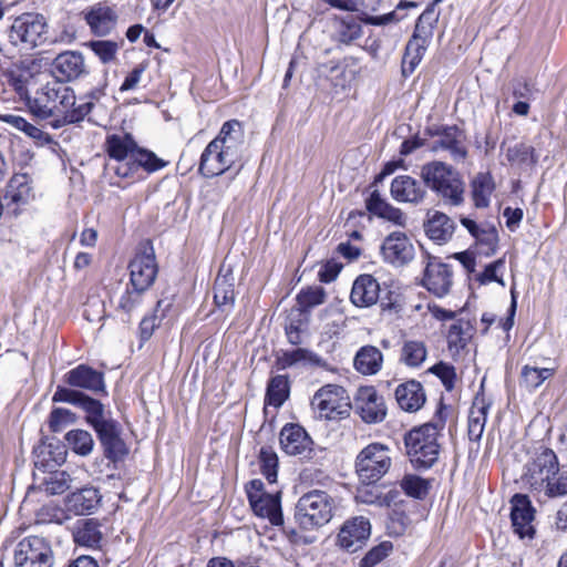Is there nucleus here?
Here are the masks:
<instances>
[{"mask_svg": "<svg viewBox=\"0 0 567 567\" xmlns=\"http://www.w3.org/2000/svg\"><path fill=\"white\" fill-rule=\"evenodd\" d=\"M103 148L109 157L106 169L128 183L143 179L166 165L155 153L138 146L130 133L107 134Z\"/></svg>", "mask_w": 567, "mask_h": 567, "instance_id": "f257e3e1", "label": "nucleus"}, {"mask_svg": "<svg viewBox=\"0 0 567 567\" xmlns=\"http://www.w3.org/2000/svg\"><path fill=\"white\" fill-rule=\"evenodd\" d=\"M103 91L93 90L76 99L74 91L63 82L47 83L33 97H27L30 112L39 118L62 117L66 123L82 121L92 110Z\"/></svg>", "mask_w": 567, "mask_h": 567, "instance_id": "f03ea898", "label": "nucleus"}, {"mask_svg": "<svg viewBox=\"0 0 567 567\" xmlns=\"http://www.w3.org/2000/svg\"><path fill=\"white\" fill-rule=\"evenodd\" d=\"M243 145L244 131L239 121L225 122L200 156V174L215 177L233 168L241 158Z\"/></svg>", "mask_w": 567, "mask_h": 567, "instance_id": "7ed1b4c3", "label": "nucleus"}, {"mask_svg": "<svg viewBox=\"0 0 567 567\" xmlns=\"http://www.w3.org/2000/svg\"><path fill=\"white\" fill-rule=\"evenodd\" d=\"M421 178L425 186L449 204L458 206L463 203L464 183L450 165L440 161L426 163L421 168Z\"/></svg>", "mask_w": 567, "mask_h": 567, "instance_id": "20e7f679", "label": "nucleus"}, {"mask_svg": "<svg viewBox=\"0 0 567 567\" xmlns=\"http://www.w3.org/2000/svg\"><path fill=\"white\" fill-rule=\"evenodd\" d=\"M439 429L432 423L409 431L404 436L406 454L416 468H430L440 455Z\"/></svg>", "mask_w": 567, "mask_h": 567, "instance_id": "39448f33", "label": "nucleus"}, {"mask_svg": "<svg viewBox=\"0 0 567 567\" xmlns=\"http://www.w3.org/2000/svg\"><path fill=\"white\" fill-rule=\"evenodd\" d=\"M333 507V498L327 492L313 489L298 499L295 519L302 529L311 530L330 522Z\"/></svg>", "mask_w": 567, "mask_h": 567, "instance_id": "423d86ee", "label": "nucleus"}, {"mask_svg": "<svg viewBox=\"0 0 567 567\" xmlns=\"http://www.w3.org/2000/svg\"><path fill=\"white\" fill-rule=\"evenodd\" d=\"M558 472L559 463L555 452L540 446L535 450L530 460L525 464L520 481L529 489L544 492L547 496V489Z\"/></svg>", "mask_w": 567, "mask_h": 567, "instance_id": "0eeeda50", "label": "nucleus"}, {"mask_svg": "<svg viewBox=\"0 0 567 567\" xmlns=\"http://www.w3.org/2000/svg\"><path fill=\"white\" fill-rule=\"evenodd\" d=\"M391 449L382 443H370L355 457V473L365 485L379 482L391 468Z\"/></svg>", "mask_w": 567, "mask_h": 567, "instance_id": "6e6552de", "label": "nucleus"}, {"mask_svg": "<svg viewBox=\"0 0 567 567\" xmlns=\"http://www.w3.org/2000/svg\"><path fill=\"white\" fill-rule=\"evenodd\" d=\"M49 24L47 18L37 12H24L16 17L9 30V40L13 45L32 50L48 40Z\"/></svg>", "mask_w": 567, "mask_h": 567, "instance_id": "1a4fd4ad", "label": "nucleus"}, {"mask_svg": "<svg viewBox=\"0 0 567 567\" xmlns=\"http://www.w3.org/2000/svg\"><path fill=\"white\" fill-rule=\"evenodd\" d=\"M311 409L320 420H342L349 416L351 402L344 388L326 384L313 394Z\"/></svg>", "mask_w": 567, "mask_h": 567, "instance_id": "9d476101", "label": "nucleus"}, {"mask_svg": "<svg viewBox=\"0 0 567 567\" xmlns=\"http://www.w3.org/2000/svg\"><path fill=\"white\" fill-rule=\"evenodd\" d=\"M16 567H52L54 554L49 539L42 536H27L16 546Z\"/></svg>", "mask_w": 567, "mask_h": 567, "instance_id": "9b49d317", "label": "nucleus"}, {"mask_svg": "<svg viewBox=\"0 0 567 567\" xmlns=\"http://www.w3.org/2000/svg\"><path fill=\"white\" fill-rule=\"evenodd\" d=\"M427 133L433 137L429 144L431 152H447L455 162H462L466 158L465 135L457 126L431 127Z\"/></svg>", "mask_w": 567, "mask_h": 567, "instance_id": "f8f14e48", "label": "nucleus"}, {"mask_svg": "<svg viewBox=\"0 0 567 567\" xmlns=\"http://www.w3.org/2000/svg\"><path fill=\"white\" fill-rule=\"evenodd\" d=\"M128 269L132 287L146 291L154 284L158 271L153 247L144 246L131 260Z\"/></svg>", "mask_w": 567, "mask_h": 567, "instance_id": "ddd939ff", "label": "nucleus"}, {"mask_svg": "<svg viewBox=\"0 0 567 567\" xmlns=\"http://www.w3.org/2000/svg\"><path fill=\"white\" fill-rule=\"evenodd\" d=\"M354 410L367 424H377L386 417L384 398L373 386H361L354 396Z\"/></svg>", "mask_w": 567, "mask_h": 567, "instance_id": "4468645a", "label": "nucleus"}, {"mask_svg": "<svg viewBox=\"0 0 567 567\" xmlns=\"http://www.w3.org/2000/svg\"><path fill=\"white\" fill-rule=\"evenodd\" d=\"M424 262L423 286L437 297L447 295L453 285V272L450 265L429 255L425 256Z\"/></svg>", "mask_w": 567, "mask_h": 567, "instance_id": "2eb2a0df", "label": "nucleus"}, {"mask_svg": "<svg viewBox=\"0 0 567 567\" xmlns=\"http://www.w3.org/2000/svg\"><path fill=\"white\" fill-rule=\"evenodd\" d=\"M381 255L393 267H404L414 259L415 247L406 234L393 231L384 238Z\"/></svg>", "mask_w": 567, "mask_h": 567, "instance_id": "dca6fc26", "label": "nucleus"}, {"mask_svg": "<svg viewBox=\"0 0 567 567\" xmlns=\"http://www.w3.org/2000/svg\"><path fill=\"white\" fill-rule=\"evenodd\" d=\"M371 534V525L369 519L363 516L347 519L341 526L337 543L349 551L354 553L363 547Z\"/></svg>", "mask_w": 567, "mask_h": 567, "instance_id": "f3484780", "label": "nucleus"}, {"mask_svg": "<svg viewBox=\"0 0 567 567\" xmlns=\"http://www.w3.org/2000/svg\"><path fill=\"white\" fill-rule=\"evenodd\" d=\"M511 519L514 532L520 537H533L535 511L526 495L515 494L511 501Z\"/></svg>", "mask_w": 567, "mask_h": 567, "instance_id": "a211bd4d", "label": "nucleus"}, {"mask_svg": "<svg viewBox=\"0 0 567 567\" xmlns=\"http://www.w3.org/2000/svg\"><path fill=\"white\" fill-rule=\"evenodd\" d=\"M390 194L395 202L419 205L424 200L426 189L412 176L399 175L391 182Z\"/></svg>", "mask_w": 567, "mask_h": 567, "instance_id": "6ab92c4d", "label": "nucleus"}, {"mask_svg": "<svg viewBox=\"0 0 567 567\" xmlns=\"http://www.w3.org/2000/svg\"><path fill=\"white\" fill-rule=\"evenodd\" d=\"M95 432L106 458L117 461L127 454L126 445L121 439V427L115 420L100 426Z\"/></svg>", "mask_w": 567, "mask_h": 567, "instance_id": "aec40b11", "label": "nucleus"}, {"mask_svg": "<svg viewBox=\"0 0 567 567\" xmlns=\"http://www.w3.org/2000/svg\"><path fill=\"white\" fill-rule=\"evenodd\" d=\"M279 442L285 453L289 455H301L311 451L312 440L306 430L299 424H286L279 435Z\"/></svg>", "mask_w": 567, "mask_h": 567, "instance_id": "412c9836", "label": "nucleus"}, {"mask_svg": "<svg viewBox=\"0 0 567 567\" xmlns=\"http://www.w3.org/2000/svg\"><path fill=\"white\" fill-rule=\"evenodd\" d=\"M64 381L73 388H81L94 393L104 392V375L89 365L80 364L64 375Z\"/></svg>", "mask_w": 567, "mask_h": 567, "instance_id": "4be33fe9", "label": "nucleus"}, {"mask_svg": "<svg viewBox=\"0 0 567 567\" xmlns=\"http://www.w3.org/2000/svg\"><path fill=\"white\" fill-rule=\"evenodd\" d=\"M380 285L372 275H360L353 282L350 300L355 307L368 308L378 302Z\"/></svg>", "mask_w": 567, "mask_h": 567, "instance_id": "5701e85b", "label": "nucleus"}, {"mask_svg": "<svg viewBox=\"0 0 567 567\" xmlns=\"http://www.w3.org/2000/svg\"><path fill=\"white\" fill-rule=\"evenodd\" d=\"M84 20L94 34L105 35L115 27L117 14L113 8L100 2L85 11Z\"/></svg>", "mask_w": 567, "mask_h": 567, "instance_id": "b1692460", "label": "nucleus"}, {"mask_svg": "<svg viewBox=\"0 0 567 567\" xmlns=\"http://www.w3.org/2000/svg\"><path fill=\"white\" fill-rule=\"evenodd\" d=\"M427 237L439 245L447 243L455 230V223L444 213L430 210L424 221Z\"/></svg>", "mask_w": 567, "mask_h": 567, "instance_id": "393cba45", "label": "nucleus"}, {"mask_svg": "<svg viewBox=\"0 0 567 567\" xmlns=\"http://www.w3.org/2000/svg\"><path fill=\"white\" fill-rule=\"evenodd\" d=\"M85 71L83 55L75 51L60 53L53 61V72L59 82L79 78Z\"/></svg>", "mask_w": 567, "mask_h": 567, "instance_id": "a878e982", "label": "nucleus"}, {"mask_svg": "<svg viewBox=\"0 0 567 567\" xmlns=\"http://www.w3.org/2000/svg\"><path fill=\"white\" fill-rule=\"evenodd\" d=\"M395 400L399 406L406 412H416L425 403L426 396L419 381L410 380L398 385Z\"/></svg>", "mask_w": 567, "mask_h": 567, "instance_id": "bb28decb", "label": "nucleus"}, {"mask_svg": "<svg viewBox=\"0 0 567 567\" xmlns=\"http://www.w3.org/2000/svg\"><path fill=\"white\" fill-rule=\"evenodd\" d=\"M33 454L35 466L52 471L64 463L66 450L60 442H42L34 449Z\"/></svg>", "mask_w": 567, "mask_h": 567, "instance_id": "cd10ccee", "label": "nucleus"}, {"mask_svg": "<svg viewBox=\"0 0 567 567\" xmlns=\"http://www.w3.org/2000/svg\"><path fill=\"white\" fill-rule=\"evenodd\" d=\"M29 73L18 64H11L8 68L0 66V84L3 86L2 92L6 93L8 87L14 91L21 99L28 95Z\"/></svg>", "mask_w": 567, "mask_h": 567, "instance_id": "c85d7f7f", "label": "nucleus"}, {"mask_svg": "<svg viewBox=\"0 0 567 567\" xmlns=\"http://www.w3.org/2000/svg\"><path fill=\"white\" fill-rule=\"evenodd\" d=\"M324 365V360L317 353L303 348L290 351H282L276 358V365L279 370H286L296 365Z\"/></svg>", "mask_w": 567, "mask_h": 567, "instance_id": "c756f323", "label": "nucleus"}, {"mask_svg": "<svg viewBox=\"0 0 567 567\" xmlns=\"http://www.w3.org/2000/svg\"><path fill=\"white\" fill-rule=\"evenodd\" d=\"M254 513L264 518H268L272 525L284 523L280 499L277 494H265L249 502Z\"/></svg>", "mask_w": 567, "mask_h": 567, "instance_id": "7c9ffc66", "label": "nucleus"}, {"mask_svg": "<svg viewBox=\"0 0 567 567\" xmlns=\"http://www.w3.org/2000/svg\"><path fill=\"white\" fill-rule=\"evenodd\" d=\"M214 301L220 308H231L235 301L234 277L230 268L223 266L216 277Z\"/></svg>", "mask_w": 567, "mask_h": 567, "instance_id": "2f4dec72", "label": "nucleus"}, {"mask_svg": "<svg viewBox=\"0 0 567 567\" xmlns=\"http://www.w3.org/2000/svg\"><path fill=\"white\" fill-rule=\"evenodd\" d=\"M101 495L94 487H85L68 496V508L78 515L92 513L100 504Z\"/></svg>", "mask_w": 567, "mask_h": 567, "instance_id": "473e14b6", "label": "nucleus"}, {"mask_svg": "<svg viewBox=\"0 0 567 567\" xmlns=\"http://www.w3.org/2000/svg\"><path fill=\"white\" fill-rule=\"evenodd\" d=\"M353 363L361 374L373 375L382 368L383 354L377 347L364 346L357 352Z\"/></svg>", "mask_w": 567, "mask_h": 567, "instance_id": "72a5a7b5", "label": "nucleus"}, {"mask_svg": "<svg viewBox=\"0 0 567 567\" xmlns=\"http://www.w3.org/2000/svg\"><path fill=\"white\" fill-rule=\"evenodd\" d=\"M489 410V403L483 396H476L468 414V437L471 441L481 440Z\"/></svg>", "mask_w": 567, "mask_h": 567, "instance_id": "f704fd0d", "label": "nucleus"}, {"mask_svg": "<svg viewBox=\"0 0 567 567\" xmlns=\"http://www.w3.org/2000/svg\"><path fill=\"white\" fill-rule=\"evenodd\" d=\"M427 43L429 41L425 37H421L417 32H414L405 47L402 60V73L404 75H410L414 72L426 51Z\"/></svg>", "mask_w": 567, "mask_h": 567, "instance_id": "c9c22d12", "label": "nucleus"}, {"mask_svg": "<svg viewBox=\"0 0 567 567\" xmlns=\"http://www.w3.org/2000/svg\"><path fill=\"white\" fill-rule=\"evenodd\" d=\"M74 542L79 546L97 548L103 538L100 524L95 519H84L79 522L73 532Z\"/></svg>", "mask_w": 567, "mask_h": 567, "instance_id": "e433bc0d", "label": "nucleus"}, {"mask_svg": "<svg viewBox=\"0 0 567 567\" xmlns=\"http://www.w3.org/2000/svg\"><path fill=\"white\" fill-rule=\"evenodd\" d=\"M362 37V23L354 16H346L336 18L334 20V38L343 44H351Z\"/></svg>", "mask_w": 567, "mask_h": 567, "instance_id": "4c0bfd02", "label": "nucleus"}, {"mask_svg": "<svg viewBox=\"0 0 567 567\" xmlns=\"http://www.w3.org/2000/svg\"><path fill=\"white\" fill-rule=\"evenodd\" d=\"M472 199L476 208H486L495 189L493 177L488 173H478L471 183Z\"/></svg>", "mask_w": 567, "mask_h": 567, "instance_id": "58836bf2", "label": "nucleus"}, {"mask_svg": "<svg viewBox=\"0 0 567 567\" xmlns=\"http://www.w3.org/2000/svg\"><path fill=\"white\" fill-rule=\"evenodd\" d=\"M427 358V348L424 341L405 339L400 351V361L409 368H420Z\"/></svg>", "mask_w": 567, "mask_h": 567, "instance_id": "ea45409f", "label": "nucleus"}, {"mask_svg": "<svg viewBox=\"0 0 567 567\" xmlns=\"http://www.w3.org/2000/svg\"><path fill=\"white\" fill-rule=\"evenodd\" d=\"M31 196L30 179L27 174H16L9 181L6 198L17 205L25 204Z\"/></svg>", "mask_w": 567, "mask_h": 567, "instance_id": "a19ab883", "label": "nucleus"}, {"mask_svg": "<svg viewBox=\"0 0 567 567\" xmlns=\"http://www.w3.org/2000/svg\"><path fill=\"white\" fill-rule=\"evenodd\" d=\"M290 385L288 377L280 374L272 377L267 385L266 404L276 409L280 408L288 399Z\"/></svg>", "mask_w": 567, "mask_h": 567, "instance_id": "79ce46f5", "label": "nucleus"}, {"mask_svg": "<svg viewBox=\"0 0 567 567\" xmlns=\"http://www.w3.org/2000/svg\"><path fill=\"white\" fill-rule=\"evenodd\" d=\"M81 409L85 412V421L90 424L94 431L100 426L113 421L110 415V412L105 410L104 405L90 396L83 401Z\"/></svg>", "mask_w": 567, "mask_h": 567, "instance_id": "37998d69", "label": "nucleus"}, {"mask_svg": "<svg viewBox=\"0 0 567 567\" xmlns=\"http://www.w3.org/2000/svg\"><path fill=\"white\" fill-rule=\"evenodd\" d=\"M70 449L78 455L86 456L93 451L94 441L90 432L81 429L72 430L65 434Z\"/></svg>", "mask_w": 567, "mask_h": 567, "instance_id": "c03bdc74", "label": "nucleus"}, {"mask_svg": "<svg viewBox=\"0 0 567 567\" xmlns=\"http://www.w3.org/2000/svg\"><path fill=\"white\" fill-rule=\"evenodd\" d=\"M402 491L413 498H424L430 489V482L414 474H406L400 482Z\"/></svg>", "mask_w": 567, "mask_h": 567, "instance_id": "a18cd8bd", "label": "nucleus"}, {"mask_svg": "<svg viewBox=\"0 0 567 567\" xmlns=\"http://www.w3.org/2000/svg\"><path fill=\"white\" fill-rule=\"evenodd\" d=\"M4 121L14 126L16 128L24 132L28 136L37 141L39 144L43 145L51 141V137L48 133L43 132L41 128L34 126L29 123L21 116L18 115H7Z\"/></svg>", "mask_w": 567, "mask_h": 567, "instance_id": "49530a36", "label": "nucleus"}, {"mask_svg": "<svg viewBox=\"0 0 567 567\" xmlns=\"http://www.w3.org/2000/svg\"><path fill=\"white\" fill-rule=\"evenodd\" d=\"M506 158L512 164L533 165L537 162L534 147L525 143L515 144L506 150Z\"/></svg>", "mask_w": 567, "mask_h": 567, "instance_id": "de8ad7c7", "label": "nucleus"}, {"mask_svg": "<svg viewBox=\"0 0 567 567\" xmlns=\"http://www.w3.org/2000/svg\"><path fill=\"white\" fill-rule=\"evenodd\" d=\"M260 471L269 483L277 480L278 456L271 447L262 446L259 451Z\"/></svg>", "mask_w": 567, "mask_h": 567, "instance_id": "09e8293b", "label": "nucleus"}, {"mask_svg": "<svg viewBox=\"0 0 567 567\" xmlns=\"http://www.w3.org/2000/svg\"><path fill=\"white\" fill-rule=\"evenodd\" d=\"M554 374L555 370L548 368L539 369L530 365H524L522 369V379L524 384L533 390L540 386L547 379L551 378Z\"/></svg>", "mask_w": 567, "mask_h": 567, "instance_id": "8fccbe9b", "label": "nucleus"}, {"mask_svg": "<svg viewBox=\"0 0 567 567\" xmlns=\"http://www.w3.org/2000/svg\"><path fill=\"white\" fill-rule=\"evenodd\" d=\"M76 420V414L71 410L55 408L50 412L48 424L52 432H61L66 426L74 424Z\"/></svg>", "mask_w": 567, "mask_h": 567, "instance_id": "3c124183", "label": "nucleus"}, {"mask_svg": "<svg viewBox=\"0 0 567 567\" xmlns=\"http://www.w3.org/2000/svg\"><path fill=\"white\" fill-rule=\"evenodd\" d=\"M320 73L327 75L334 86L344 89L353 79L352 72L339 64H323L320 66Z\"/></svg>", "mask_w": 567, "mask_h": 567, "instance_id": "603ef678", "label": "nucleus"}, {"mask_svg": "<svg viewBox=\"0 0 567 567\" xmlns=\"http://www.w3.org/2000/svg\"><path fill=\"white\" fill-rule=\"evenodd\" d=\"M326 292L322 287H310L299 292L297 300L302 310H308L324 302Z\"/></svg>", "mask_w": 567, "mask_h": 567, "instance_id": "864d4df0", "label": "nucleus"}, {"mask_svg": "<svg viewBox=\"0 0 567 567\" xmlns=\"http://www.w3.org/2000/svg\"><path fill=\"white\" fill-rule=\"evenodd\" d=\"M87 47L94 52L95 55L103 63H109L113 61L118 51V45L116 42L110 40H96L87 43Z\"/></svg>", "mask_w": 567, "mask_h": 567, "instance_id": "5fc2aeb1", "label": "nucleus"}, {"mask_svg": "<svg viewBox=\"0 0 567 567\" xmlns=\"http://www.w3.org/2000/svg\"><path fill=\"white\" fill-rule=\"evenodd\" d=\"M143 292L138 288L126 289L120 297L116 309L130 316L140 306Z\"/></svg>", "mask_w": 567, "mask_h": 567, "instance_id": "6e6d98bb", "label": "nucleus"}, {"mask_svg": "<svg viewBox=\"0 0 567 567\" xmlns=\"http://www.w3.org/2000/svg\"><path fill=\"white\" fill-rule=\"evenodd\" d=\"M393 546L390 542H382L378 546L370 549L361 559L360 567H373L392 551Z\"/></svg>", "mask_w": 567, "mask_h": 567, "instance_id": "4d7b16f0", "label": "nucleus"}, {"mask_svg": "<svg viewBox=\"0 0 567 567\" xmlns=\"http://www.w3.org/2000/svg\"><path fill=\"white\" fill-rule=\"evenodd\" d=\"M86 396V394L78 390L59 385L52 396V401L65 402L81 408Z\"/></svg>", "mask_w": 567, "mask_h": 567, "instance_id": "13d9d810", "label": "nucleus"}, {"mask_svg": "<svg viewBox=\"0 0 567 567\" xmlns=\"http://www.w3.org/2000/svg\"><path fill=\"white\" fill-rule=\"evenodd\" d=\"M429 371L440 378L447 391L453 390L456 380V372L453 365L440 362L431 367Z\"/></svg>", "mask_w": 567, "mask_h": 567, "instance_id": "bf43d9fd", "label": "nucleus"}, {"mask_svg": "<svg viewBox=\"0 0 567 567\" xmlns=\"http://www.w3.org/2000/svg\"><path fill=\"white\" fill-rule=\"evenodd\" d=\"M357 501L364 504H377L379 506H390L393 501L392 492L381 496L372 488H359L355 496Z\"/></svg>", "mask_w": 567, "mask_h": 567, "instance_id": "052dcab7", "label": "nucleus"}, {"mask_svg": "<svg viewBox=\"0 0 567 567\" xmlns=\"http://www.w3.org/2000/svg\"><path fill=\"white\" fill-rule=\"evenodd\" d=\"M389 206L390 203L382 197L378 189H374L365 200L367 209L378 217H381Z\"/></svg>", "mask_w": 567, "mask_h": 567, "instance_id": "680f3d73", "label": "nucleus"}, {"mask_svg": "<svg viewBox=\"0 0 567 567\" xmlns=\"http://www.w3.org/2000/svg\"><path fill=\"white\" fill-rule=\"evenodd\" d=\"M504 259L499 258L495 260L494 262H491L487 265L484 269V271L478 276L477 280L482 285L489 284L492 281H496L501 285H504L503 280L497 276V270L504 267Z\"/></svg>", "mask_w": 567, "mask_h": 567, "instance_id": "e2e57ef3", "label": "nucleus"}, {"mask_svg": "<svg viewBox=\"0 0 567 567\" xmlns=\"http://www.w3.org/2000/svg\"><path fill=\"white\" fill-rule=\"evenodd\" d=\"M159 322L161 318H158L156 313L143 318V320L140 323L141 339L144 341L148 340L153 334L155 328L158 327Z\"/></svg>", "mask_w": 567, "mask_h": 567, "instance_id": "0e129e2a", "label": "nucleus"}, {"mask_svg": "<svg viewBox=\"0 0 567 567\" xmlns=\"http://www.w3.org/2000/svg\"><path fill=\"white\" fill-rule=\"evenodd\" d=\"M567 494V472H563L547 489V497H557Z\"/></svg>", "mask_w": 567, "mask_h": 567, "instance_id": "69168bd1", "label": "nucleus"}, {"mask_svg": "<svg viewBox=\"0 0 567 567\" xmlns=\"http://www.w3.org/2000/svg\"><path fill=\"white\" fill-rule=\"evenodd\" d=\"M380 218L386 219L393 223L396 226L404 227L406 225V216L405 214L398 207H394L390 204V206L385 209Z\"/></svg>", "mask_w": 567, "mask_h": 567, "instance_id": "338daca9", "label": "nucleus"}, {"mask_svg": "<svg viewBox=\"0 0 567 567\" xmlns=\"http://www.w3.org/2000/svg\"><path fill=\"white\" fill-rule=\"evenodd\" d=\"M144 72V66L142 65H138L136 68H134L132 70V72H130L127 74V76L124 79L120 90L121 91H130V90H133L136 87V85L138 84V82L141 81V76Z\"/></svg>", "mask_w": 567, "mask_h": 567, "instance_id": "774afa93", "label": "nucleus"}]
</instances>
